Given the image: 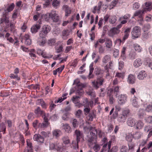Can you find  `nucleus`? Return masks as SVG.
Segmentation results:
<instances>
[{
    "mask_svg": "<svg viewBox=\"0 0 152 152\" xmlns=\"http://www.w3.org/2000/svg\"><path fill=\"white\" fill-rule=\"evenodd\" d=\"M15 7V4L12 3L10 4L7 7L6 9L4 10V11L2 13V17L0 18L1 24L2 26H4L5 24L8 25L9 22V12L12 11Z\"/></svg>",
    "mask_w": 152,
    "mask_h": 152,
    "instance_id": "1",
    "label": "nucleus"
},
{
    "mask_svg": "<svg viewBox=\"0 0 152 152\" xmlns=\"http://www.w3.org/2000/svg\"><path fill=\"white\" fill-rule=\"evenodd\" d=\"M14 27V24L11 23L10 22V18L9 19V22L7 24L4 25V26H2L1 24V21H0V30L2 32L0 33V37L8 38L10 36V34L7 32L8 28L10 27L11 29H12Z\"/></svg>",
    "mask_w": 152,
    "mask_h": 152,
    "instance_id": "2",
    "label": "nucleus"
},
{
    "mask_svg": "<svg viewBox=\"0 0 152 152\" xmlns=\"http://www.w3.org/2000/svg\"><path fill=\"white\" fill-rule=\"evenodd\" d=\"M152 9V3L151 2H146L145 3V7L143 8L142 10H140L136 11L134 14L132 18L134 17L138 16L139 18H141L142 20H143V18H142L143 14L145 12L151 11Z\"/></svg>",
    "mask_w": 152,
    "mask_h": 152,
    "instance_id": "3",
    "label": "nucleus"
},
{
    "mask_svg": "<svg viewBox=\"0 0 152 152\" xmlns=\"http://www.w3.org/2000/svg\"><path fill=\"white\" fill-rule=\"evenodd\" d=\"M104 80L102 77H98L96 81H94L92 82L93 87L95 89H97L99 86L103 85Z\"/></svg>",
    "mask_w": 152,
    "mask_h": 152,
    "instance_id": "4",
    "label": "nucleus"
},
{
    "mask_svg": "<svg viewBox=\"0 0 152 152\" xmlns=\"http://www.w3.org/2000/svg\"><path fill=\"white\" fill-rule=\"evenodd\" d=\"M129 112L128 110H124L121 114L119 115L118 117V120L120 122H124Z\"/></svg>",
    "mask_w": 152,
    "mask_h": 152,
    "instance_id": "5",
    "label": "nucleus"
},
{
    "mask_svg": "<svg viewBox=\"0 0 152 152\" xmlns=\"http://www.w3.org/2000/svg\"><path fill=\"white\" fill-rule=\"evenodd\" d=\"M141 28L139 26H136L134 27L132 31V36L134 38H137L140 35Z\"/></svg>",
    "mask_w": 152,
    "mask_h": 152,
    "instance_id": "6",
    "label": "nucleus"
},
{
    "mask_svg": "<svg viewBox=\"0 0 152 152\" xmlns=\"http://www.w3.org/2000/svg\"><path fill=\"white\" fill-rule=\"evenodd\" d=\"M38 22V24L37 23L34 24L31 28V30L32 33H36L40 28L41 27L40 25L42 23L41 20H39Z\"/></svg>",
    "mask_w": 152,
    "mask_h": 152,
    "instance_id": "7",
    "label": "nucleus"
},
{
    "mask_svg": "<svg viewBox=\"0 0 152 152\" xmlns=\"http://www.w3.org/2000/svg\"><path fill=\"white\" fill-rule=\"evenodd\" d=\"M75 134L76 136V140L78 144L80 141V139L84 138V135L82 132L77 130L75 131Z\"/></svg>",
    "mask_w": 152,
    "mask_h": 152,
    "instance_id": "8",
    "label": "nucleus"
},
{
    "mask_svg": "<svg viewBox=\"0 0 152 152\" xmlns=\"http://www.w3.org/2000/svg\"><path fill=\"white\" fill-rule=\"evenodd\" d=\"M51 19L55 22H57L59 20V17L55 11H52L51 12Z\"/></svg>",
    "mask_w": 152,
    "mask_h": 152,
    "instance_id": "9",
    "label": "nucleus"
},
{
    "mask_svg": "<svg viewBox=\"0 0 152 152\" xmlns=\"http://www.w3.org/2000/svg\"><path fill=\"white\" fill-rule=\"evenodd\" d=\"M127 96L126 95L121 94L118 97V103L120 105L124 104L127 101Z\"/></svg>",
    "mask_w": 152,
    "mask_h": 152,
    "instance_id": "10",
    "label": "nucleus"
},
{
    "mask_svg": "<svg viewBox=\"0 0 152 152\" xmlns=\"http://www.w3.org/2000/svg\"><path fill=\"white\" fill-rule=\"evenodd\" d=\"M44 122L42 123H39L38 125V126L41 128L47 127L49 124L48 122V119L45 116L44 117Z\"/></svg>",
    "mask_w": 152,
    "mask_h": 152,
    "instance_id": "11",
    "label": "nucleus"
},
{
    "mask_svg": "<svg viewBox=\"0 0 152 152\" xmlns=\"http://www.w3.org/2000/svg\"><path fill=\"white\" fill-rule=\"evenodd\" d=\"M33 139L34 140H36L40 143H43L44 140V138L42 136H41L39 134H36L34 135Z\"/></svg>",
    "mask_w": 152,
    "mask_h": 152,
    "instance_id": "12",
    "label": "nucleus"
},
{
    "mask_svg": "<svg viewBox=\"0 0 152 152\" xmlns=\"http://www.w3.org/2000/svg\"><path fill=\"white\" fill-rule=\"evenodd\" d=\"M76 84L75 87L76 89H83V88L85 87V85L81 83H80L79 81L77 80H75L73 85Z\"/></svg>",
    "mask_w": 152,
    "mask_h": 152,
    "instance_id": "13",
    "label": "nucleus"
},
{
    "mask_svg": "<svg viewBox=\"0 0 152 152\" xmlns=\"http://www.w3.org/2000/svg\"><path fill=\"white\" fill-rule=\"evenodd\" d=\"M96 115L95 112L94 110L91 111V112L88 114L87 118L89 121H92L94 118L96 117Z\"/></svg>",
    "mask_w": 152,
    "mask_h": 152,
    "instance_id": "14",
    "label": "nucleus"
},
{
    "mask_svg": "<svg viewBox=\"0 0 152 152\" xmlns=\"http://www.w3.org/2000/svg\"><path fill=\"white\" fill-rule=\"evenodd\" d=\"M119 30L118 28H113L110 30L109 32V35L110 37H113L115 34L118 33Z\"/></svg>",
    "mask_w": 152,
    "mask_h": 152,
    "instance_id": "15",
    "label": "nucleus"
},
{
    "mask_svg": "<svg viewBox=\"0 0 152 152\" xmlns=\"http://www.w3.org/2000/svg\"><path fill=\"white\" fill-rule=\"evenodd\" d=\"M135 76L132 75L130 74L129 75L128 77L127 82L130 84H133L135 82Z\"/></svg>",
    "mask_w": 152,
    "mask_h": 152,
    "instance_id": "16",
    "label": "nucleus"
},
{
    "mask_svg": "<svg viewBox=\"0 0 152 152\" xmlns=\"http://www.w3.org/2000/svg\"><path fill=\"white\" fill-rule=\"evenodd\" d=\"M80 98V96H73L72 99L73 102L75 104V106L80 107L81 106L80 104L79 103L78 99Z\"/></svg>",
    "mask_w": 152,
    "mask_h": 152,
    "instance_id": "17",
    "label": "nucleus"
},
{
    "mask_svg": "<svg viewBox=\"0 0 152 152\" xmlns=\"http://www.w3.org/2000/svg\"><path fill=\"white\" fill-rule=\"evenodd\" d=\"M63 128L64 129L65 131L69 133H71L72 129L71 127L68 124H63Z\"/></svg>",
    "mask_w": 152,
    "mask_h": 152,
    "instance_id": "18",
    "label": "nucleus"
},
{
    "mask_svg": "<svg viewBox=\"0 0 152 152\" xmlns=\"http://www.w3.org/2000/svg\"><path fill=\"white\" fill-rule=\"evenodd\" d=\"M147 76V74L144 71H140L137 75V78L140 80H143Z\"/></svg>",
    "mask_w": 152,
    "mask_h": 152,
    "instance_id": "19",
    "label": "nucleus"
},
{
    "mask_svg": "<svg viewBox=\"0 0 152 152\" xmlns=\"http://www.w3.org/2000/svg\"><path fill=\"white\" fill-rule=\"evenodd\" d=\"M142 64V62L140 58L136 59L134 62V65L136 68L140 66Z\"/></svg>",
    "mask_w": 152,
    "mask_h": 152,
    "instance_id": "20",
    "label": "nucleus"
},
{
    "mask_svg": "<svg viewBox=\"0 0 152 152\" xmlns=\"http://www.w3.org/2000/svg\"><path fill=\"white\" fill-rule=\"evenodd\" d=\"M89 130L90 131V135L91 136L95 137V133H97L96 130L92 127L91 126L89 127Z\"/></svg>",
    "mask_w": 152,
    "mask_h": 152,
    "instance_id": "21",
    "label": "nucleus"
},
{
    "mask_svg": "<svg viewBox=\"0 0 152 152\" xmlns=\"http://www.w3.org/2000/svg\"><path fill=\"white\" fill-rule=\"evenodd\" d=\"M127 124L131 126H134L135 124V121L132 118H128L127 122Z\"/></svg>",
    "mask_w": 152,
    "mask_h": 152,
    "instance_id": "22",
    "label": "nucleus"
},
{
    "mask_svg": "<svg viewBox=\"0 0 152 152\" xmlns=\"http://www.w3.org/2000/svg\"><path fill=\"white\" fill-rule=\"evenodd\" d=\"M51 29V27L49 25H45L43 26L42 28V30L48 34Z\"/></svg>",
    "mask_w": 152,
    "mask_h": 152,
    "instance_id": "23",
    "label": "nucleus"
},
{
    "mask_svg": "<svg viewBox=\"0 0 152 152\" xmlns=\"http://www.w3.org/2000/svg\"><path fill=\"white\" fill-rule=\"evenodd\" d=\"M93 63H92L89 66L90 72L88 75V77L90 78H92L93 77V75H92V73L94 69V68L93 67Z\"/></svg>",
    "mask_w": 152,
    "mask_h": 152,
    "instance_id": "24",
    "label": "nucleus"
},
{
    "mask_svg": "<svg viewBox=\"0 0 152 152\" xmlns=\"http://www.w3.org/2000/svg\"><path fill=\"white\" fill-rule=\"evenodd\" d=\"M71 122L72 124L73 127L74 128H76L78 126V123L76 119H72L71 121Z\"/></svg>",
    "mask_w": 152,
    "mask_h": 152,
    "instance_id": "25",
    "label": "nucleus"
},
{
    "mask_svg": "<svg viewBox=\"0 0 152 152\" xmlns=\"http://www.w3.org/2000/svg\"><path fill=\"white\" fill-rule=\"evenodd\" d=\"M118 2V0H114L110 3V4L108 6L109 9L110 10L113 8Z\"/></svg>",
    "mask_w": 152,
    "mask_h": 152,
    "instance_id": "26",
    "label": "nucleus"
},
{
    "mask_svg": "<svg viewBox=\"0 0 152 152\" xmlns=\"http://www.w3.org/2000/svg\"><path fill=\"white\" fill-rule=\"evenodd\" d=\"M145 115L146 113L145 110L142 109H140L139 110L138 115L140 118H142Z\"/></svg>",
    "mask_w": 152,
    "mask_h": 152,
    "instance_id": "27",
    "label": "nucleus"
},
{
    "mask_svg": "<svg viewBox=\"0 0 152 152\" xmlns=\"http://www.w3.org/2000/svg\"><path fill=\"white\" fill-rule=\"evenodd\" d=\"M105 44L106 46L108 48H110L112 46V42L109 39H106Z\"/></svg>",
    "mask_w": 152,
    "mask_h": 152,
    "instance_id": "28",
    "label": "nucleus"
},
{
    "mask_svg": "<svg viewBox=\"0 0 152 152\" xmlns=\"http://www.w3.org/2000/svg\"><path fill=\"white\" fill-rule=\"evenodd\" d=\"M143 124L141 121H138L136 124V129H140L143 127Z\"/></svg>",
    "mask_w": 152,
    "mask_h": 152,
    "instance_id": "29",
    "label": "nucleus"
},
{
    "mask_svg": "<svg viewBox=\"0 0 152 152\" xmlns=\"http://www.w3.org/2000/svg\"><path fill=\"white\" fill-rule=\"evenodd\" d=\"M63 142L65 144H68L70 143V140L69 138L67 136H65L62 138Z\"/></svg>",
    "mask_w": 152,
    "mask_h": 152,
    "instance_id": "30",
    "label": "nucleus"
},
{
    "mask_svg": "<svg viewBox=\"0 0 152 152\" xmlns=\"http://www.w3.org/2000/svg\"><path fill=\"white\" fill-rule=\"evenodd\" d=\"M87 94L91 96V97L94 98L96 96L95 92L93 90H89L86 92Z\"/></svg>",
    "mask_w": 152,
    "mask_h": 152,
    "instance_id": "31",
    "label": "nucleus"
},
{
    "mask_svg": "<svg viewBox=\"0 0 152 152\" xmlns=\"http://www.w3.org/2000/svg\"><path fill=\"white\" fill-rule=\"evenodd\" d=\"M130 31V28H128L126 29L124 31V35L123 38H127L129 37Z\"/></svg>",
    "mask_w": 152,
    "mask_h": 152,
    "instance_id": "32",
    "label": "nucleus"
},
{
    "mask_svg": "<svg viewBox=\"0 0 152 152\" xmlns=\"http://www.w3.org/2000/svg\"><path fill=\"white\" fill-rule=\"evenodd\" d=\"M110 58L109 56L107 55L104 57L102 59V61L103 63H106L108 61L110 60Z\"/></svg>",
    "mask_w": 152,
    "mask_h": 152,
    "instance_id": "33",
    "label": "nucleus"
},
{
    "mask_svg": "<svg viewBox=\"0 0 152 152\" xmlns=\"http://www.w3.org/2000/svg\"><path fill=\"white\" fill-rule=\"evenodd\" d=\"M116 17L115 16H111L109 18V22L110 23L114 24L116 21Z\"/></svg>",
    "mask_w": 152,
    "mask_h": 152,
    "instance_id": "34",
    "label": "nucleus"
},
{
    "mask_svg": "<svg viewBox=\"0 0 152 152\" xmlns=\"http://www.w3.org/2000/svg\"><path fill=\"white\" fill-rule=\"evenodd\" d=\"M71 11L70 8L66 6V8L65 10V16L66 17L69 16L71 13Z\"/></svg>",
    "mask_w": 152,
    "mask_h": 152,
    "instance_id": "35",
    "label": "nucleus"
},
{
    "mask_svg": "<svg viewBox=\"0 0 152 152\" xmlns=\"http://www.w3.org/2000/svg\"><path fill=\"white\" fill-rule=\"evenodd\" d=\"M27 144L28 147H29L30 148L29 150L26 149L25 150L24 152H30L31 150L32 149V143L29 142V141H27Z\"/></svg>",
    "mask_w": 152,
    "mask_h": 152,
    "instance_id": "36",
    "label": "nucleus"
},
{
    "mask_svg": "<svg viewBox=\"0 0 152 152\" xmlns=\"http://www.w3.org/2000/svg\"><path fill=\"white\" fill-rule=\"evenodd\" d=\"M61 131L59 130H55L53 132V136L57 137L60 136L59 133Z\"/></svg>",
    "mask_w": 152,
    "mask_h": 152,
    "instance_id": "37",
    "label": "nucleus"
},
{
    "mask_svg": "<svg viewBox=\"0 0 152 152\" xmlns=\"http://www.w3.org/2000/svg\"><path fill=\"white\" fill-rule=\"evenodd\" d=\"M34 113L36 114H39L42 115L43 114L44 112L41 110L39 107H38L35 110Z\"/></svg>",
    "mask_w": 152,
    "mask_h": 152,
    "instance_id": "38",
    "label": "nucleus"
},
{
    "mask_svg": "<svg viewBox=\"0 0 152 152\" xmlns=\"http://www.w3.org/2000/svg\"><path fill=\"white\" fill-rule=\"evenodd\" d=\"M83 105L84 106V107L88 106L89 105V102L88 98H84L83 101Z\"/></svg>",
    "mask_w": 152,
    "mask_h": 152,
    "instance_id": "39",
    "label": "nucleus"
},
{
    "mask_svg": "<svg viewBox=\"0 0 152 152\" xmlns=\"http://www.w3.org/2000/svg\"><path fill=\"white\" fill-rule=\"evenodd\" d=\"M84 114L85 115H87L90 112V109L88 106L85 107L83 110Z\"/></svg>",
    "mask_w": 152,
    "mask_h": 152,
    "instance_id": "40",
    "label": "nucleus"
},
{
    "mask_svg": "<svg viewBox=\"0 0 152 152\" xmlns=\"http://www.w3.org/2000/svg\"><path fill=\"white\" fill-rule=\"evenodd\" d=\"M0 130L1 132H4L3 134H4L6 130V126L4 124L2 123L0 124Z\"/></svg>",
    "mask_w": 152,
    "mask_h": 152,
    "instance_id": "41",
    "label": "nucleus"
},
{
    "mask_svg": "<svg viewBox=\"0 0 152 152\" xmlns=\"http://www.w3.org/2000/svg\"><path fill=\"white\" fill-rule=\"evenodd\" d=\"M120 152H127V147L124 145H122L120 147Z\"/></svg>",
    "mask_w": 152,
    "mask_h": 152,
    "instance_id": "42",
    "label": "nucleus"
},
{
    "mask_svg": "<svg viewBox=\"0 0 152 152\" xmlns=\"http://www.w3.org/2000/svg\"><path fill=\"white\" fill-rule=\"evenodd\" d=\"M133 136L132 134H129L126 137L127 141L129 142H131L133 138Z\"/></svg>",
    "mask_w": 152,
    "mask_h": 152,
    "instance_id": "43",
    "label": "nucleus"
},
{
    "mask_svg": "<svg viewBox=\"0 0 152 152\" xmlns=\"http://www.w3.org/2000/svg\"><path fill=\"white\" fill-rule=\"evenodd\" d=\"M94 137L91 136L89 135H88L87 140L88 141L90 142V143H93V142L94 140Z\"/></svg>",
    "mask_w": 152,
    "mask_h": 152,
    "instance_id": "44",
    "label": "nucleus"
},
{
    "mask_svg": "<svg viewBox=\"0 0 152 152\" xmlns=\"http://www.w3.org/2000/svg\"><path fill=\"white\" fill-rule=\"evenodd\" d=\"M47 34L45 31H43L42 30V31L39 33V36L41 38H45Z\"/></svg>",
    "mask_w": 152,
    "mask_h": 152,
    "instance_id": "45",
    "label": "nucleus"
},
{
    "mask_svg": "<svg viewBox=\"0 0 152 152\" xmlns=\"http://www.w3.org/2000/svg\"><path fill=\"white\" fill-rule=\"evenodd\" d=\"M51 12L47 13L45 15L44 18L45 20L48 21L49 20L50 18H51Z\"/></svg>",
    "mask_w": 152,
    "mask_h": 152,
    "instance_id": "46",
    "label": "nucleus"
},
{
    "mask_svg": "<svg viewBox=\"0 0 152 152\" xmlns=\"http://www.w3.org/2000/svg\"><path fill=\"white\" fill-rule=\"evenodd\" d=\"M82 111L80 110H78L76 111L75 113V115L77 118H80L82 115Z\"/></svg>",
    "mask_w": 152,
    "mask_h": 152,
    "instance_id": "47",
    "label": "nucleus"
},
{
    "mask_svg": "<svg viewBox=\"0 0 152 152\" xmlns=\"http://www.w3.org/2000/svg\"><path fill=\"white\" fill-rule=\"evenodd\" d=\"M134 47L135 50L138 52L141 51V48L139 45H134Z\"/></svg>",
    "mask_w": 152,
    "mask_h": 152,
    "instance_id": "48",
    "label": "nucleus"
},
{
    "mask_svg": "<svg viewBox=\"0 0 152 152\" xmlns=\"http://www.w3.org/2000/svg\"><path fill=\"white\" fill-rule=\"evenodd\" d=\"M76 94L77 95L80 96L82 95L83 94V89H76Z\"/></svg>",
    "mask_w": 152,
    "mask_h": 152,
    "instance_id": "49",
    "label": "nucleus"
},
{
    "mask_svg": "<svg viewBox=\"0 0 152 152\" xmlns=\"http://www.w3.org/2000/svg\"><path fill=\"white\" fill-rule=\"evenodd\" d=\"M56 42L55 39H50L49 40L48 42V45H53Z\"/></svg>",
    "mask_w": 152,
    "mask_h": 152,
    "instance_id": "50",
    "label": "nucleus"
},
{
    "mask_svg": "<svg viewBox=\"0 0 152 152\" xmlns=\"http://www.w3.org/2000/svg\"><path fill=\"white\" fill-rule=\"evenodd\" d=\"M52 5L54 7H57L59 5V2L57 0H54L53 1Z\"/></svg>",
    "mask_w": 152,
    "mask_h": 152,
    "instance_id": "51",
    "label": "nucleus"
},
{
    "mask_svg": "<svg viewBox=\"0 0 152 152\" xmlns=\"http://www.w3.org/2000/svg\"><path fill=\"white\" fill-rule=\"evenodd\" d=\"M130 16V14H126L124 15L123 17H121V19L122 20L123 19H126L127 20L129 19Z\"/></svg>",
    "mask_w": 152,
    "mask_h": 152,
    "instance_id": "52",
    "label": "nucleus"
},
{
    "mask_svg": "<svg viewBox=\"0 0 152 152\" xmlns=\"http://www.w3.org/2000/svg\"><path fill=\"white\" fill-rule=\"evenodd\" d=\"M25 40V43L26 44L28 45H30L31 44V39H22Z\"/></svg>",
    "mask_w": 152,
    "mask_h": 152,
    "instance_id": "53",
    "label": "nucleus"
},
{
    "mask_svg": "<svg viewBox=\"0 0 152 152\" xmlns=\"http://www.w3.org/2000/svg\"><path fill=\"white\" fill-rule=\"evenodd\" d=\"M61 148V146L59 143H56L55 144V149L58 151H59Z\"/></svg>",
    "mask_w": 152,
    "mask_h": 152,
    "instance_id": "54",
    "label": "nucleus"
},
{
    "mask_svg": "<svg viewBox=\"0 0 152 152\" xmlns=\"http://www.w3.org/2000/svg\"><path fill=\"white\" fill-rule=\"evenodd\" d=\"M10 77L13 79H16L17 80H19L20 79V77L17 75H14L13 74L10 75Z\"/></svg>",
    "mask_w": 152,
    "mask_h": 152,
    "instance_id": "55",
    "label": "nucleus"
},
{
    "mask_svg": "<svg viewBox=\"0 0 152 152\" xmlns=\"http://www.w3.org/2000/svg\"><path fill=\"white\" fill-rule=\"evenodd\" d=\"M100 10H98V7L97 6H95L93 9V10L92 11V12L93 13L95 14L96 12L98 13H99Z\"/></svg>",
    "mask_w": 152,
    "mask_h": 152,
    "instance_id": "56",
    "label": "nucleus"
},
{
    "mask_svg": "<svg viewBox=\"0 0 152 152\" xmlns=\"http://www.w3.org/2000/svg\"><path fill=\"white\" fill-rule=\"evenodd\" d=\"M146 110L148 112H152V104H149L147 106Z\"/></svg>",
    "mask_w": 152,
    "mask_h": 152,
    "instance_id": "57",
    "label": "nucleus"
},
{
    "mask_svg": "<svg viewBox=\"0 0 152 152\" xmlns=\"http://www.w3.org/2000/svg\"><path fill=\"white\" fill-rule=\"evenodd\" d=\"M103 19L102 18H100L98 25L99 26V28H101L103 25Z\"/></svg>",
    "mask_w": 152,
    "mask_h": 152,
    "instance_id": "58",
    "label": "nucleus"
},
{
    "mask_svg": "<svg viewBox=\"0 0 152 152\" xmlns=\"http://www.w3.org/2000/svg\"><path fill=\"white\" fill-rule=\"evenodd\" d=\"M46 39H42L41 41H38V42L40 45H43L46 42Z\"/></svg>",
    "mask_w": 152,
    "mask_h": 152,
    "instance_id": "59",
    "label": "nucleus"
},
{
    "mask_svg": "<svg viewBox=\"0 0 152 152\" xmlns=\"http://www.w3.org/2000/svg\"><path fill=\"white\" fill-rule=\"evenodd\" d=\"M119 50L117 49H115L113 51V55L115 57H116L119 55Z\"/></svg>",
    "mask_w": 152,
    "mask_h": 152,
    "instance_id": "60",
    "label": "nucleus"
},
{
    "mask_svg": "<svg viewBox=\"0 0 152 152\" xmlns=\"http://www.w3.org/2000/svg\"><path fill=\"white\" fill-rule=\"evenodd\" d=\"M62 35L63 36H66L69 34L68 30H64L62 32Z\"/></svg>",
    "mask_w": 152,
    "mask_h": 152,
    "instance_id": "61",
    "label": "nucleus"
},
{
    "mask_svg": "<svg viewBox=\"0 0 152 152\" xmlns=\"http://www.w3.org/2000/svg\"><path fill=\"white\" fill-rule=\"evenodd\" d=\"M40 14L38 12L36 13V14L34 15L33 16V19L34 21H37L38 18L39 17Z\"/></svg>",
    "mask_w": 152,
    "mask_h": 152,
    "instance_id": "62",
    "label": "nucleus"
},
{
    "mask_svg": "<svg viewBox=\"0 0 152 152\" xmlns=\"http://www.w3.org/2000/svg\"><path fill=\"white\" fill-rule=\"evenodd\" d=\"M140 4L136 2L133 4V8L134 10H136L138 9L140 7Z\"/></svg>",
    "mask_w": 152,
    "mask_h": 152,
    "instance_id": "63",
    "label": "nucleus"
},
{
    "mask_svg": "<svg viewBox=\"0 0 152 152\" xmlns=\"http://www.w3.org/2000/svg\"><path fill=\"white\" fill-rule=\"evenodd\" d=\"M118 150V147L117 146H114L112 148L110 152H117Z\"/></svg>",
    "mask_w": 152,
    "mask_h": 152,
    "instance_id": "64",
    "label": "nucleus"
}]
</instances>
